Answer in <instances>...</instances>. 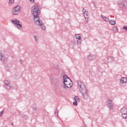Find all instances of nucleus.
Returning a JSON list of instances; mask_svg holds the SVG:
<instances>
[{"label":"nucleus","mask_w":127,"mask_h":127,"mask_svg":"<svg viewBox=\"0 0 127 127\" xmlns=\"http://www.w3.org/2000/svg\"><path fill=\"white\" fill-rule=\"evenodd\" d=\"M63 79L64 86V89H66V88L70 89V88L73 86V82H72L71 79L68 77V76L66 75L63 76Z\"/></svg>","instance_id":"3"},{"label":"nucleus","mask_w":127,"mask_h":127,"mask_svg":"<svg viewBox=\"0 0 127 127\" xmlns=\"http://www.w3.org/2000/svg\"><path fill=\"white\" fill-rule=\"evenodd\" d=\"M107 107L109 108L110 110H113L114 108V103L112 100H109L107 102Z\"/></svg>","instance_id":"9"},{"label":"nucleus","mask_w":127,"mask_h":127,"mask_svg":"<svg viewBox=\"0 0 127 127\" xmlns=\"http://www.w3.org/2000/svg\"><path fill=\"white\" fill-rule=\"evenodd\" d=\"M77 103V102L76 101L73 102V105H74V106H77L78 105Z\"/></svg>","instance_id":"31"},{"label":"nucleus","mask_w":127,"mask_h":127,"mask_svg":"<svg viewBox=\"0 0 127 127\" xmlns=\"http://www.w3.org/2000/svg\"><path fill=\"white\" fill-rule=\"evenodd\" d=\"M34 38L36 42H38V40L37 39V37H36V36L34 35Z\"/></svg>","instance_id":"28"},{"label":"nucleus","mask_w":127,"mask_h":127,"mask_svg":"<svg viewBox=\"0 0 127 127\" xmlns=\"http://www.w3.org/2000/svg\"><path fill=\"white\" fill-rule=\"evenodd\" d=\"M0 113H2V115L3 113H4V109H3Z\"/></svg>","instance_id":"32"},{"label":"nucleus","mask_w":127,"mask_h":127,"mask_svg":"<svg viewBox=\"0 0 127 127\" xmlns=\"http://www.w3.org/2000/svg\"><path fill=\"white\" fill-rule=\"evenodd\" d=\"M121 114H127V109L126 107H123L121 110Z\"/></svg>","instance_id":"12"},{"label":"nucleus","mask_w":127,"mask_h":127,"mask_svg":"<svg viewBox=\"0 0 127 127\" xmlns=\"http://www.w3.org/2000/svg\"><path fill=\"white\" fill-rule=\"evenodd\" d=\"M112 60H113V57H110L108 58V62H112Z\"/></svg>","instance_id":"23"},{"label":"nucleus","mask_w":127,"mask_h":127,"mask_svg":"<svg viewBox=\"0 0 127 127\" xmlns=\"http://www.w3.org/2000/svg\"><path fill=\"white\" fill-rule=\"evenodd\" d=\"M88 60H93V59H95V56H93L92 55H90L87 57Z\"/></svg>","instance_id":"14"},{"label":"nucleus","mask_w":127,"mask_h":127,"mask_svg":"<svg viewBox=\"0 0 127 127\" xmlns=\"http://www.w3.org/2000/svg\"><path fill=\"white\" fill-rule=\"evenodd\" d=\"M77 85L79 87V90L81 94H82L83 99L87 100L88 98H89V94H88L87 88H86V86H85V84H84V82L81 80H78L77 81Z\"/></svg>","instance_id":"2"},{"label":"nucleus","mask_w":127,"mask_h":127,"mask_svg":"<svg viewBox=\"0 0 127 127\" xmlns=\"http://www.w3.org/2000/svg\"><path fill=\"white\" fill-rule=\"evenodd\" d=\"M122 118L127 120V113H123L122 115Z\"/></svg>","instance_id":"18"},{"label":"nucleus","mask_w":127,"mask_h":127,"mask_svg":"<svg viewBox=\"0 0 127 127\" xmlns=\"http://www.w3.org/2000/svg\"><path fill=\"white\" fill-rule=\"evenodd\" d=\"M12 23L13 24L15 25V26L18 28V29H19L20 30H21L22 29V25L20 24V21L16 19H13L12 20Z\"/></svg>","instance_id":"4"},{"label":"nucleus","mask_w":127,"mask_h":127,"mask_svg":"<svg viewBox=\"0 0 127 127\" xmlns=\"http://www.w3.org/2000/svg\"><path fill=\"white\" fill-rule=\"evenodd\" d=\"M82 12L83 13V15H84V17L89 16V12L88 11V10H87V9H86L85 8H83L82 9Z\"/></svg>","instance_id":"10"},{"label":"nucleus","mask_w":127,"mask_h":127,"mask_svg":"<svg viewBox=\"0 0 127 127\" xmlns=\"http://www.w3.org/2000/svg\"><path fill=\"white\" fill-rule=\"evenodd\" d=\"M20 63H21V64H22V61L20 60Z\"/></svg>","instance_id":"37"},{"label":"nucleus","mask_w":127,"mask_h":127,"mask_svg":"<svg viewBox=\"0 0 127 127\" xmlns=\"http://www.w3.org/2000/svg\"><path fill=\"white\" fill-rule=\"evenodd\" d=\"M127 78L126 77H122L121 79H120V82H121V83H127Z\"/></svg>","instance_id":"15"},{"label":"nucleus","mask_w":127,"mask_h":127,"mask_svg":"<svg viewBox=\"0 0 127 127\" xmlns=\"http://www.w3.org/2000/svg\"><path fill=\"white\" fill-rule=\"evenodd\" d=\"M75 37L76 39H78V40L82 39V38H81V35H79V34L75 35Z\"/></svg>","instance_id":"20"},{"label":"nucleus","mask_w":127,"mask_h":127,"mask_svg":"<svg viewBox=\"0 0 127 127\" xmlns=\"http://www.w3.org/2000/svg\"><path fill=\"white\" fill-rule=\"evenodd\" d=\"M40 5L38 3H35L31 9L32 13L33 15L34 20L36 24H41L42 20L39 19V15L40 14Z\"/></svg>","instance_id":"1"},{"label":"nucleus","mask_w":127,"mask_h":127,"mask_svg":"<svg viewBox=\"0 0 127 127\" xmlns=\"http://www.w3.org/2000/svg\"><path fill=\"white\" fill-rule=\"evenodd\" d=\"M127 1L126 0H122V2L119 3V6L121 8H124V7L127 6Z\"/></svg>","instance_id":"8"},{"label":"nucleus","mask_w":127,"mask_h":127,"mask_svg":"<svg viewBox=\"0 0 127 127\" xmlns=\"http://www.w3.org/2000/svg\"><path fill=\"white\" fill-rule=\"evenodd\" d=\"M4 87H5V89H7V90H9V89L11 88L10 84L5 85Z\"/></svg>","instance_id":"19"},{"label":"nucleus","mask_w":127,"mask_h":127,"mask_svg":"<svg viewBox=\"0 0 127 127\" xmlns=\"http://www.w3.org/2000/svg\"><path fill=\"white\" fill-rule=\"evenodd\" d=\"M0 113H2V115L3 113H4V109H3Z\"/></svg>","instance_id":"33"},{"label":"nucleus","mask_w":127,"mask_h":127,"mask_svg":"<svg viewBox=\"0 0 127 127\" xmlns=\"http://www.w3.org/2000/svg\"><path fill=\"white\" fill-rule=\"evenodd\" d=\"M4 84L5 85H9V82H8V80H5L4 81Z\"/></svg>","instance_id":"26"},{"label":"nucleus","mask_w":127,"mask_h":127,"mask_svg":"<svg viewBox=\"0 0 127 127\" xmlns=\"http://www.w3.org/2000/svg\"><path fill=\"white\" fill-rule=\"evenodd\" d=\"M36 24L37 25H39L40 26H41V28L43 30H46V27H45V26L43 25V23L42 22V23H41V24Z\"/></svg>","instance_id":"13"},{"label":"nucleus","mask_w":127,"mask_h":127,"mask_svg":"<svg viewBox=\"0 0 127 127\" xmlns=\"http://www.w3.org/2000/svg\"><path fill=\"white\" fill-rule=\"evenodd\" d=\"M82 39H79L77 41V44H78V45H80V44H81V43L82 42Z\"/></svg>","instance_id":"24"},{"label":"nucleus","mask_w":127,"mask_h":127,"mask_svg":"<svg viewBox=\"0 0 127 127\" xmlns=\"http://www.w3.org/2000/svg\"><path fill=\"white\" fill-rule=\"evenodd\" d=\"M35 0H30V2H34Z\"/></svg>","instance_id":"35"},{"label":"nucleus","mask_w":127,"mask_h":127,"mask_svg":"<svg viewBox=\"0 0 127 127\" xmlns=\"http://www.w3.org/2000/svg\"><path fill=\"white\" fill-rule=\"evenodd\" d=\"M3 114L2 113L0 112V117H2Z\"/></svg>","instance_id":"34"},{"label":"nucleus","mask_w":127,"mask_h":127,"mask_svg":"<svg viewBox=\"0 0 127 127\" xmlns=\"http://www.w3.org/2000/svg\"><path fill=\"white\" fill-rule=\"evenodd\" d=\"M33 110H34V111H36V107H34V108H33Z\"/></svg>","instance_id":"36"},{"label":"nucleus","mask_w":127,"mask_h":127,"mask_svg":"<svg viewBox=\"0 0 127 127\" xmlns=\"http://www.w3.org/2000/svg\"><path fill=\"white\" fill-rule=\"evenodd\" d=\"M9 2L11 4V3H13V2H14V0H9Z\"/></svg>","instance_id":"30"},{"label":"nucleus","mask_w":127,"mask_h":127,"mask_svg":"<svg viewBox=\"0 0 127 127\" xmlns=\"http://www.w3.org/2000/svg\"><path fill=\"white\" fill-rule=\"evenodd\" d=\"M110 24H111V25H115V24H116V21L114 20H110L109 21Z\"/></svg>","instance_id":"16"},{"label":"nucleus","mask_w":127,"mask_h":127,"mask_svg":"<svg viewBox=\"0 0 127 127\" xmlns=\"http://www.w3.org/2000/svg\"><path fill=\"white\" fill-rule=\"evenodd\" d=\"M85 17V20H84V22H85V23H88V20L89 19V17L88 16H86V17Z\"/></svg>","instance_id":"22"},{"label":"nucleus","mask_w":127,"mask_h":127,"mask_svg":"<svg viewBox=\"0 0 127 127\" xmlns=\"http://www.w3.org/2000/svg\"><path fill=\"white\" fill-rule=\"evenodd\" d=\"M101 17L104 21H105V22H109V18L106 17L104 15H101Z\"/></svg>","instance_id":"11"},{"label":"nucleus","mask_w":127,"mask_h":127,"mask_svg":"<svg viewBox=\"0 0 127 127\" xmlns=\"http://www.w3.org/2000/svg\"><path fill=\"white\" fill-rule=\"evenodd\" d=\"M20 10H21L20 6L17 5L15 6L12 10V15H18V14H19V13L20 12Z\"/></svg>","instance_id":"5"},{"label":"nucleus","mask_w":127,"mask_h":127,"mask_svg":"<svg viewBox=\"0 0 127 127\" xmlns=\"http://www.w3.org/2000/svg\"><path fill=\"white\" fill-rule=\"evenodd\" d=\"M55 115L56 116V117L58 116V110H56L55 111Z\"/></svg>","instance_id":"27"},{"label":"nucleus","mask_w":127,"mask_h":127,"mask_svg":"<svg viewBox=\"0 0 127 127\" xmlns=\"http://www.w3.org/2000/svg\"><path fill=\"white\" fill-rule=\"evenodd\" d=\"M122 29L124 30H126V31H127V26H124L123 28Z\"/></svg>","instance_id":"29"},{"label":"nucleus","mask_w":127,"mask_h":127,"mask_svg":"<svg viewBox=\"0 0 127 127\" xmlns=\"http://www.w3.org/2000/svg\"><path fill=\"white\" fill-rule=\"evenodd\" d=\"M0 61L2 62V63H6L7 62V58L4 57V51H0Z\"/></svg>","instance_id":"7"},{"label":"nucleus","mask_w":127,"mask_h":127,"mask_svg":"<svg viewBox=\"0 0 127 127\" xmlns=\"http://www.w3.org/2000/svg\"><path fill=\"white\" fill-rule=\"evenodd\" d=\"M74 101L75 102H77V103H79L80 102V99L79 98V97L78 96H75L74 97Z\"/></svg>","instance_id":"21"},{"label":"nucleus","mask_w":127,"mask_h":127,"mask_svg":"<svg viewBox=\"0 0 127 127\" xmlns=\"http://www.w3.org/2000/svg\"><path fill=\"white\" fill-rule=\"evenodd\" d=\"M50 81L52 85H56L60 82V78L59 77L54 78L53 76L50 77Z\"/></svg>","instance_id":"6"},{"label":"nucleus","mask_w":127,"mask_h":127,"mask_svg":"<svg viewBox=\"0 0 127 127\" xmlns=\"http://www.w3.org/2000/svg\"><path fill=\"white\" fill-rule=\"evenodd\" d=\"M113 31L114 32H118L119 31V29L118 28V27L117 26H114L113 29Z\"/></svg>","instance_id":"17"},{"label":"nucleus","mask_w":127,"mask_h":127,"mask_svg":"<svg viewBox=\"0 0 127 127\" xmlns=\"http://www.w3.org/2000/svg\"><path fill=\"white\" fill-rule=\"evenodd\" d=\"M54 69H56V70H59V66L58 65H55L54 66Z\"/></svg>","instance_id":"25"}]
</instances>
